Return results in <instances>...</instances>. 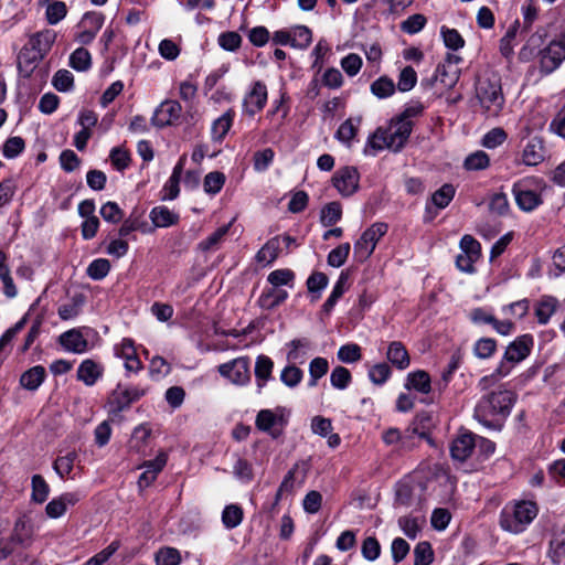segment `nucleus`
Segmentation results:
<instances>
[{
  "instance_id": "a18cd8bd",
  "label": "nucleus",
  "mask_w": 565,
  "mask_h": 565,
  "mask_svg": "<svg viewBox=\"0 0 565 565\" xmlns=\"http://www.w3.org/2000/svg\"><path fill=\"white\" fill-rule=\"evenodd\" d=\"M303 377V372L295 363L285 366L280 372V381L288 387H296Z\"/></svg>"
},
{
  "instance_id": "a211bd4d",
  "label": "nucleus",
  "mask_w": 565,
  "mask_h": 565,
  "mask_svg": "<svg viewBox=\"0 0 565 565\" xmlns=\"http://www.w3.org/2000/svg\"><path fill=\"white\" fill-rule=\"evenodd\" d=\"M42 58L43 56H41L40 53H36V51L25 44L18 55V70L20 75L25 78L30 77Z\"/></svg>"
},
{
  "instance_id": "aec40b11",
  "label": "nucleus",
  "mask_w": 565,
  "mask_h": 565,
  "mask_svg": "<svg viewBox=\"0 0 565 565\" xmlns=\"http://www.w3.org/2000/svg\"><path fill=\"white\" fill-rule=\"evenodd\" d=\"M307 476V465L305 462H296L286 473L281 483L280 491L292 492L296 486H301Z\"/></svg>"
},
{
  "instance_id": "dca6fc26",
  "label": "nucleus",
  "mask_w": 565,
  "mask_h": 565,
  "mask_svg": "<svg viewBox=\"0 0 565 565\" xmlns=\"http://www.w3.org/2000/svg\"><path fill=\"white\" fill-rule=\"evenodd\" d=\"M60 344L68 352L82 354L87 351L88 342L81 329H71L58 337Z\"/></svg>"
},
{
  "instance_id": "a878e982",
  "label": "nucleus",
  "mask_w": 565,
  "mask_h": 565,
  "mask_svg": "<svg viewBox=\"0 0 565 565\" xmlns=\"http://www.w3.org/2000/svg\"><path fill=\"white\" fill-rule=\"evenodd\" d=\"M558 300L553 296H543L536 303L535 317L540 324H546L558 308Z\"/></svg>"
},
{
  "instance_id": "49530a36",
  "label": "nucleus",
  "mask_w": 565,
  "mask_h": 565,
  "mask_svg": "<svg viewBox=\"0 0 565 565\" xmlns=\"http://www.w3.org/2000/svg\"><path fill=\"white\" fill-rule=\"evenodd\" d=\"M83 305L84 298L82 296L73 297L71 301L60 306L57 311L60 318L62 320L74 319L79 315Z\"/></svg>"
},
{
  "instance_id": "0e129e2a",
  "label": "nucleus",
  "mask_w": 565,
  "mask_h": 565,
  "mask_svg": "<svg viewBox=\"0 0 565 565\" xmlns=\"http://www.w3.org/2000/svg\"><path fill=\"white\" fill-rule=\"evenodd\" d=\"M426 22L425 15L416 13L401 23V30L407 34H416L424 29Z\"/></svg>"
},
{
  "instance_id": "5701e85b",
  "label": "nucleus",
  "mask_w": 565,
  "mask_h": 565,
  "mask_svg": "<svg viewBox=\"0 0 565 565\" xmlns=\"http://www.w3.org/2000/svg\"><path fill=\"white\" fill-rule=\"evenodd\" d=\"M349 277L350 276H349V271L348 270H343L339 275V278H338L337 282L334 284L333 289H332L330 296L328 297V299L324 301V303L322 306V310L326 313H330L332 311V309L337 305L338 300L347 291L348 285H349Z\"/></svg>"
},
{
  "instance_id": "c85d7f7f",
  "label": "nucleus",
  "mask_w": 565,
  "mask_h": 565,
  "mask_svg": "<svg viewBox=\"0 0 565 565\" xmlns=\"http://www.w3.org/2000/svg\"><path fill=\"white\" fill-rule=\"evenodd\" d=\"M234 115V110L228 109L213 121L211 127V135L214 141H221L224 139L233 125Z\"/></svg>"
},
{
  "instance_id": "8fccbe9b",
  "label": "nucleus",
  "mask_w": 565,
  "mask_h": 565,
  "mask_svg": "<svg viewBox=\"0 0 565 565\" xmlns=\"http://www.w3.org/2000/svg\"><path fill=\"white\" fill-rule=\"evenodd\" d=\"M371 92L379 98H386L394 94L395 84L391 78L382 76L372 83Z\"/></svg>"
},
{
  "instance_id": "cd10ccee",
  "label": "nucleus",
  "mask_w": 565,
  "mask_h": 565,
  "mask_svg": "<svg viewBox=\"0 0 565 565\" xmlns=\"http://www.w3.org/2000/svg\"><path fill=\"white\" fill-rule=\"evenodd\" d=\"M547 554L554 565L561 564L565 558V529L553 533Z\"/></svg>"
},
{
  "instance_id": "f8f14e48",
  "label": "nucleus",
  "mask_w": 565,
  "mask_h": 565,
  "mask_svg": "<svg viewBox=\"0 0 565 565\" xmlns=\"http://www.w3.org/2000/svg\"><path fill=\"white\" fill-rule=\"evenodd\" d=\"M145 394H146V391L138 386L126 387V388L118 387L111 394V398H110L111 413L119 414V413L128 409L132 403L139 401Z\"/></svg>"
},
{
  "instance_id": "4d7b16f0",
  "label": "nucleus",
  "mask_w": 565,
  "mask_h": 565,
  "mask_svg": "<svg viewBox=\"0 0 565 565\" xmlns=\"http://www.w3.org/2000/svg\"><path fill=\"white\" fill-rule=\"evenodd\" d=\"M351 245L350 243H343L339 245L338 247L333 248L328 254V265L332 267H341L348 259V256L350 254Z\"/></svg>"
},
{
  "instance_id": "412c9836",
  "label": "nucleus",
  "mask_w": 565,
  "mask_h": 565,
  "mask_svg": "<svg viewBox=\"0 0 565 565\" xmlns=\"http://www.w3.org/2000/svg\"><path fill=\"white\" fill-rule=\"evenodd\" d=\"M386 358L398 370L407 369L411 363L409 354L405 345L399 341H393L390 343Z\"/></svg>"
},
{
  "instance_id": "f257e3e1",
  "label": "nucleus",
  "mask_w": 565,
  "mask_h": 565,
  "mask_svg": "<svg viewBox=\"0 0 565 565\" xmlns=\"http://www.w3.org/2000/svg\"><path fill=\"white\" fill-rule=\"evenodd\" d=\"M483 391L475 407V418L484 427L493 430H500L504 420L510 415L516 401L515 394L502 386L494 391Z\"/></svg>"
},
{
  "instance_id": "72a5a7b5",
  "label": "nucleus",
  "mask_w": 565,
  "mask_h": 565,
  "mask_svg": "<svg viewBox=\"0 0 565 565\" xmlns=\"http://www.w3.org/2000/svg\"><path fill=\"white\" fill-rule=\"evenodd\" d=\"M274 362L267 355H258L255 363L257 385L262 388L271 376Z\"/></svg>"
},
{
  "instance_id": "69168bd1",
  "label": "nucleus",
  "mask_w": 565,
  "mask_h": 565,
  "mask_svg": "<svg viewBox=\"0 0 565 565\" xmlns=\"http://www.w3.org/2000/svg\"><path fill=\"white\" fill-rule=\"evenodd\" d=\"M508 138L504 129L497 127L488 131L482 138V146L488 149H494L501 146Z\"/></svg>"
},
{
  "instance_id": "de8ad7c7",
  "label": "nucleus",
  "mask_w": 565,
  "mask_h": 565,
  "mask_svg": "<svg viewBox=\"0 0 565 565\" xmlns=\"http://www.w3.org/2000/svg\"><path fill=\"white\" fill-rule=\"evenodd\" d=\"M233 475L244 483L250 482L254 477L252 463L246 459L236 456V460L233 466Z\"/></svg>"
},
{
  "instance_id": "774afa93",
  "label": "nucleus",
  "mask_w": 565,
  "mask_h": 565,
  "mask_svg": "<svg viewBox=\"0 0 565 565\" xmlns=\"http://www.w3.org/2000/svg\"><path fill=\"white\" fill-rule=\"evenodd\" d=\"M220 46L228 52H235L242 44V36L235 31H228L218 35Z\"/></svg>"
},
{
  "instance_id": "473e14b6",
  "label": "nucleus",
  "mask_w": 565,
  "mask_h": 565,
  "mask_svg": "<svg viewBox=\"0 0 565 565\" xmlns=\"http://www.w3.org/2000/svg\"><path fill=\"white\" fill-rule=\"evenodd\" d=\"M407 388H414L422 394H428L431 390L430 376L425 371L412 372L407 375Z\"/></svg>"
},
{
  "instance_id": "bf43d9fd",
  "label": "nucleus",
  "mask_w": 565,
  "mask_h": 565,
  "mask_svg": "<svg viewBox=\"0 0 565 565\" xmlns=\"http://www.w3.org/2000/svg\"><path fill=\"white\" fill-rule=\"evenodd\" d=\"M455 192L454 185L446 183L433 194L431 201L437 207L444 209L451 202Z\"/></svg>"
},
{
  "instance_id": "2eb2a0df",
  "label": "nucleus",
  "mask_w": 565,
  "mask_h": 565,
  "mask_svg": "<svg viewBox=\"0 0 565 565\" xmlns=\"http://www.w3.org/2000/svg\"><path fill=\"white\" fill-rule=\"evenodd\" d=\"M476 448V435L471 433H462L458 435L451 443L450 454L455 460H467Z\"/></svg>"
},
{
  "instance_id": "393cba45",
  "label": "nucleus",
  "mask_w": 565,
  "mask_h": 565,
  "mask_svg": "<svg viewBox=\"0 0 565 565\" xmlns=\"http://www.w3.org/2000/svg\"><path fill=\"white\" fill-rule=\"evenodd\" d=\"M55 36L56 35L54 31L44 30L33 34L29 39L26 45L44 57V55L50 51L52 44L54 43Z\"/></svg>"
},
{
  "instance_id": "b1692460",
  "label": "nucleus",
  "mask_w": 565,
  "mask_h": 565,
  "mask_svg": "<svg viewBox=\"0 0 565 565\" xmlns=\"http://www.w3.org/2000/svg\"><path fill=\"white\" fill-rule=\"evenodd\" d=\"M46 377V371L42 365H35L20 376V385L28 391H36Z\"/></svg>"
},
{
  "instance_id": "a19ab883",
  "label": "nucleus",
  "mask_w": 565,
  "mask_h": 565,
  "mask_svg": "<svg viewBox=\"0 0 565 565\" xmlns=\"http://www.w3.org/2000/svg\"><path fill=\"white\" fill-rule=\"evenodd\" d=\"M312 41L311 30L306 25H296L291 29V46L307 49Z\"/></svg>"
},
{
  "instance_id": "4468645a",
  "label": "nucleus",
  "mask_w": 565,
  "mask_h": 565,
  "mask_svg": "<svg viewBox=\"0 0 565 565\" xmlns=\"http://www.w3.org/2000/svg\"><path fill=\"white\" fill-rule=\"evenodd\" d=\"M565 60V50L556 41H552L540 52V67L544 74H551Z\"/></svg>"
},
{
  "instance_id": "7ed1b4c3",
  "label": "nucleus",
  "mask_w": 565,
  "mask_h": 565,
  "mask_svg": "<svg viewBox=\"0 0 565 565\" xmlns=\"http://www.w3.org/2000/svg\"><path fill=\"white\" fill-rule=\"evenodd\" d=\"M476 96L482 108V114L488 118H497L505 104L499 76L481 77L476 85Z\"/></svg>"
},
{
  "instance_id": "6ab92c4d",
  "label": "nucleus",
  "mask_w": 565,
  "mask_h": 565,
  "mask_svg": "<svg viewBox=\"0 0 565 565\" xmlns=\"http://www.w3.org/2000/svg\"><path fill=\"white\" fill-rule=\"evenodd\" d=\"M104 367L92 359L84 360L77 369V380L93 386L103 375Z\"/></svg>"
},
{
  "instance_id": "c9c22d12",
  "label": "nucleus",
  "mask_w": 565,
  "mask_h": 565,
  "mask_svg": "<svg viewBox=\"0 0 565 565\" xmlns=\"http://www.w3.org/2000/svg\"><path fill=\"white\" fill-rule=\"evenodd\" d=\"M243 509L237 504H228L222 512V522L227 530L237 527L243 521Z\"/></svg>"
},
{
  "instance_id": "37998d69",
  "label": "nucleus",
  "mask_w": 565,
  "mask_h": 565,
  "mask_svg": "<svg viewBox=\"0 0 565 565\" xmlns=\"http://www.w3.org/2000/svg\"><path fill=\"white\" fill-rule=\"evenodd\" d=\"M277 422V417L270 409H262L258 412L255 420L256 427L265 433L270 434L274 438L278 436V434L274 433L271 429Z\"/></svg>"
},
{
  "instance_id": "ddd939ff",
  "label": "nucleus",
  "mask_w": 565,
  "mask_h": 565,
  "mask_svg": "<svg viewBox=\"0 0 565 565\" xmlns=\"http://www.w3.org/2000/svg\"><path fill=\"white\" fill-rule=\"evenodd\" d=\"M182 107L177 100H164L154 110L151 124L163 128L173 125L181 116Z\"/></svg>"
},
{
  "instance_id": "39448f33",
  "label": "nucleus",
  "mask_w": 565,
  "mask_h": 565,
  "mask_svg": "<svg viewBox=\"0 0 565 565\" xmlns=\"http://www.w3.org/2000/svg\"><path fill=\"white\" fill-rule=\"evenodd\" d=\"M543 184L544 181L536 177H526L514 182L512 193L521 211L532 212L543 203L541 194L536 192Z\"/></svg>"
},
{
  "instance_id": "7c9ffc66",
  "label": "nucleus",
  "mask_w": 565,
  "mask_h": 565,
  "mask_svg": "<svg viewBox=\"0 0 565 565\" xmlns=\"http://www.w3.org/2000/svg\"><path fill=\"white\" fill-rule=\"evenodd\" d=\"M183 171V159L173 168L172 174L163 186V200H174L178 198L180 189L179 183Z\"/></svg>"
},
{
  "instance_id": "9b49d317",
  "label": "nucleus",
  "mask_w": 565,
  "mask_h": 565,
  "mask_svg": "<svg viewBox=\"0 0 565 565\" xmlns=\"http://www.w3.org/2000/svg\"><path fill=\"white\" fill-rule=\"evenodd\" d=\"M360 173L355 167H343L333 177V185L343 196H350L359 189Z\"/></svg>"
},
{
  "instance_id": "79ce46f5",
  "label": "nucleus",
  "mask_w": 565,
  "mask_h": 565,
  "mask_svg": "<svg viewBox=\"0 0 565 565\" xmlns=\"http://www.w3.org/2000/svg\"><path fill=\"white\" fill-rule=\"evenodd\" d=\"M70 65L78 72L87 71L92 65L90 53L84 47L76 49L70 56Z\"/></svg>"
},
{
  "instance_id": "6e6d98bb",
  "label": "nucleus",
  "mask_w": 565,
  "mask_h": 565,
  "mask_svg": "<svg viewBox=\"0 0 565 565\" xmlns=\"http://www.w3.org/2000/svg\"><path fill=\"white\" fill-rule=\"evenodd\" d=\"M434 559L430 543L419 542L414 548V565H429Z\"/></svg>"
},
{
  "instance_id": "f704fd0d",
  "label": "nucleus",
  "mask_w": 565,
  "mask_h": 565,
  "mask_svg": "<svg viewBox=\"0 0 565 565\" xmlns=\"http://www.w3.org/2000/svg\"><path fill=\"white\" fill-rule=\"evenodd\" d=\"M280 250V239L279 237H274L269 239L256 254V259L258 263H273L279 254Z\"/></svg>"
},
{
  "instance_id": "58836bf2",
  "label": "nucleus",
  "mask_w": 565,
  "mask_h": 565,
  "mask_svg": "<svg viewBox=\"0 0 565 565\" xmlns=\"http://www.w3.org/2000/svg\"><path fill=\"white\" fill-rule=\"evenodd\" d=\"M328 370L329 363L327 359L318 356L311 360L309 363L310 380L308 385L310 387H315L318 384V381L328 373Z\"/></svg>"
},
{
  "instance_id": "052dcab7",
  "label": "nucleus",
  "mask_w": 565,
  "mask_h": 565,
  "mask_svg": "<svg viewBox=\"0 0 565 565\" xmlns=\"http://www.w3.org/2000/svg\"><path fill=\"white\" fill-rule=\"evenodd\" d=\"M77 458V454L72 451L68 452L65 456L58 457L53 465V468L55 472L61 477L64 478L65 476H68L71 471L73 470L74 462Z\"/></svg>"
},
{
  "instance_id": "5fc2aeb1",
  "label": "nucleus",
  "mask_w": 565,
  "mask_h": 565,
  "mask_svg": "<svg viewBox=\"0 0 565 565\" xmlns=\"http://www.w3.org/2000/svg\"><path fill=\"white\" fill-rule=\"evenodd\" d=\"M440 34L448 49L457 51L465 46V40L456 29H449L443 25L440 28Z\"/></svg>"
},
{
  "instance_id": "864d4df0",
  "label": "nucleus",
  "mask_w": 565,
  "mask_h": 565,
  "mask_svg": "<svg viewBox=\"0 0 565 565\" xmlns=\"http://www.w3.org/2000/svg\"><path fill=\"white\" fill-rule=\"evenodd\" d=\"M489 163V156L484 151L479 150L466 158L463 167L470 171H478L488 168Z\"/></svg>"
},
{
  "instance_id": "338daca9",
  "label": "nucleus",
  "mask_w": 565,
  "mask_h": 565,
  "mask_svg": "<svg viewBox=\"0 0 565 565\" xmlns=\"http://www.w3.org/2000/svg\"><path fill=\"white\" fill-rule=\"evenodd\" d=\"M25 148V142L21 137H10L3 143L2 153L7 159H13L18 157Z\"/></svg>"
},
{
  "instance_id": "c03bdc74",
  "label": "nucleus",
  "mask_w": 565,
  "mask_h": 565,
  "mask_svg": "<svg viewBox=\"0 0 565 565\" xmlns=\"http://www.w3.org/2000/svg\"><path fill=\"white\" fill-rule=\"evenodd\" d=\"M49 494L50 487L45 479L41 475H34L32 477V500L36 503H43L46 501Z\"/></svg>"
},
{
  "instance_id": "f03ea898",
  "label": "nucleus",
  "mask_w": 565,
  "mask_h": 565,
  "mask_svg": "<svg viewBox=\"0 0 565 565\" xmlns=\"http://www.w3.org/2000/svg\"><path fill=\"white\" fill-rule=\"evenodd\" d=\"M533 347V337L523 334L511 342L503 354V358L493 373L482 376L478 382L480 391H488L497 386L498 382L508 376L513 366L526 359Z\"/></svg>"
},
{
  "instance_id": "ea45409f",
  "label": "nucleus",
  "mask_w": 565,
  "mask_h": 565,
  "mask_svg": "<svg viewBox=\"0 0 565 565\" xmlns=\"http://www.w3.org/2000/svg\"><path fill=\"white\" fill-rule=\"evenodd\" d=\"M435 74L436 78H438L441 84L451 88L457 84L460 77V70L458 67L449 68L447 64L440 63L438 64Z\"/></svg>"
},
{
  "instance_id": "20e7f679",
  "label": "nucleus",
  "mask_w": 565,
  "mask_h": 565,
  "mask_svg": "<svg viewBox=\"0 0 565 565\" xmlns=\"http://www.w3.org/2000/svg\"><path fill=\"white\" fill-rule=\"evenodd\" d=\"M537 515L536 504L531 501H522L511 507H505L500 514V526L502 530L519 534Z\"/></svg>"
},
{
  "instance_id": "e433bc0d",
  "label": "nucleus",
  "mask_w": 565,
  "mask_h": 565,
  "mask_svg": "<svg viewBox=\"0 0 565 565\" xmlns=\"http://www.w3.org/2000/svg\"><path fill=\"white\" fill-rule=\"evenodd\" d=\"M342 207L339 202H330L320 212V222L324 227L334 225L341 220Z\"/></svg>"
},
{
  "instance_id": "0eeeda50",
  "label": "nucleus",
  "mask_w": 565,
  "mask_h": 565,
  "mask_svg": "<svg viewBox=\"0 0 565 565\" xmlns=\"http://www.w3.org/2000/svg\"><path fill=\"white\" fill-rule=\"evenodd\" d=\"M218 373L235 385H246L250 381V360L241 356L218 366Z\"/></svg>"
},
{
  "instance_id": "2f4dec72",
  "label": "nucleus",
  "mask_w": 565,
  "mask_h": 565,
  "mask_svg": "<svg viewBox=\"0 0 565 565\" xmlns=\"http://www.w3.org/2000/svg\"><path fill=\"white\" fill-rule=\"evenodd\" d=\"M287 298L288 292L286 290L273 287L260 295L258 303L263 309L270 310L282 303Z\"/></svg>"
},
{
  "instance_id": "9d476101",
  "label": "nucleus",
  "mask_w": 565,
  "mask_h": 565,
  "mask_svg": "<svg viewBox=\"0 0 565 565\" xmlns=\"http://www.w3.org/2000/svg\"><path fill=\"white\" fill-rule=\"evenodd\" d=\"M267 97L268 92L265 83L260 81L254 82L243 99L244 113L253 117L255 114L263 110L267 103Z\"/></svg>"
},
{
  "instance_id": "4c0bfd02",
  "label": "nucleus",
  "mask_w": 565,
  "mask_h": 565,
  "mask_svg": "<svg viewBox=\"0 0 565 565\" xmlns=\"http://www.w3.org/2000/svg\"><path fill=\"white\" fill-rule=\"evenodd\" d=\"M361 122L360 118H349L343 121L335 132V138L342 143L350 145L351 140L355 137L358 127Z\"/></svg>"
},
{
  "instance_id": "1a4fd4ad",
  "label": "nucleus",
  "mask_w": 565,
  "mask_h": 565,
  "mask_svg": "<svg viewBox=\"0 0 565 565\" xmlns=\"http://www.w3.org/2000/svg\"><path fill=\"white\" fill-rule=\"evenodd\" d=\"M429 420L430 418L426 414L417 415L409 426L402 431L401 449L412 450L422 439L428 438L426 423Z\"/></svg>"
},
{
  "instance_id": "3c124183",
  "label": "nucleus",
  "mask_w": 565,
  "mask_h": 565,
  "mask_svg": "<svg viewBox=\"0 0 565 565\" xmlns=\"http://www.w3.org/2000/svg\"><path fill=\"white\" fill-rule=\"evenodd\" d=\"M352 381L350 371L344 366H335L330 375V383L337 390H345Z\"/></svg>"
},
{
  "instance_id": "423d86ee",
  "label": "nucleus",
  "mask_w": 565,
  "mask_h": 565,
  "mask_svg": "<svg viewBox=\"0 0 565 565\" xmlns=\"http://www.w3.org/2000/svg\"><path fill=\"white\" fill-rule=\"evenodd\" d=\"M387 228L386 223L377 222L365 230L354 244L355 256L360 260L367 259L374 252L377 242L386 234Z\"/></svg>"
},
{
  "instance_id": "c756f323",
  "label": "nucleus",
  "mask_w": 565,
  "mask_h": 565,
  "mask_svg": "<svg viewBox=\"0 0 565 565\" xmlns=\"http://www.w3.org/2000/svg\"><path fill=\"white\" fill-rule=\"evenodd\" d=\"M287 345L289 347L287 360L295 364H301L306 360V355L311 347V342L306 338H301L291 340Z\"/></svg>"
},
{
  "instance_id": "09e8293b",
  "label": "nucleus",
  "mask_w": 565,
  "mask_h": 565,
  "mask_svg": "<svg viewBox=\"0 0 565 565\" xmlns=\"http://www.w3.org/2000/svg\"><path fill=\"white\" fill-rule=\"evenodd\" d=\"M157 565H180L181 554L174 547H161L154 556Z\"/></svg>"
},
{
  "instance_id": "6e6552de",
  "label": "nucleus",
  "mask_w": 565,
  "mask_h": 565,
  "mask_svg": "<svg viewBox=\"0 0 565 565\" xmlns=\"http://www.w3.org/2000/svg\"><path fill=\"white\" fill-rule=\"evenodd\" d=\"M413 126V121H404L397 117L393 118L388 127L383 128L388 139V150L393 152L401 151L412 134Z\"/></svg>"
},
{
  "instance_id": "e2e57ef3",
  "label": "nucleus",
  "mask_w": 565,
  "mask_h": 565,
  "mask_svg": "<svg viewBox=\"0 0 565 565\" xmlns=\"http://www.w3.org/2000/svg\"><path fill=\"white\" fill-rule=\"evenodd\" d=\"M102 217L109 223H119L124 218V211L116 202H106L99 211Z\"/></svg>"
},
{
  "instance_id": "603ef678",
  "label": "nucleus",
  "mask_w": 565,
  "mask_h": 565,
  "mask_svg": "<svg viewBox=\"0 0 565 565\" xmlns=\"http://www.w3.org/2000/svg\"><path fill=\"white\" fill-rule=\"evenodd\" d=\"M110 270V263L106 258L94 259L87 267V275L94 280L105 278Z\"/></svg>"
},
{
  "instance_id": "13d9d810",
  "label": "nucleus",
  "mask_w": 565,
  "mask_h": 565,
  "mask_svg": "<svg viewBox=\"0 0 565 565\" xmlns=\"http://www.w3.org/2000/svg\"><path fill=\"white\" fill-rule=\"evenodd\" d=\"M225 183V175L222 172L213 171L205 175L203 188L209 194L218 193Z\"/></svg>"
},
{
  "instance_id": "f3484780",
  "label": "nucleus",
  "mask_w": 565,
  "mask_h": 565,
  "mask_svg": "<svg viewBox=\"0 0 565 565\" xmlns=\"http://www.w3.org/2000/svg\"><path fill=\"white\" fill-rule=\"evenodd\" d=\"M545 148L542 138H531L522 150V162L525 166L534 167L544 161Z\"/></svg>"
},
{
  "instance_id": "680f3d73",
  "label": "nucleus",
  "mask_w": 565,
  "mask_h": 565,
  "mask_svg": "<svg viewBox=\"0 0 565 565\" xmlns=\"http://www.w3.org/2000/svg\"><path fill=\"white\" fill-rule=\"evenodd\" d=\"M497 349V342L492 338H481L473 347V352L479 359H489L493 355Z\"/></svg>"
},
{
  "instance_id": "4be33fe9",
  "label": "nucleus",
  "mask_w": 565,
  "mask_h": 565,
  "mask_svg": "<svg viewBox=\"0 0 565 565\" xmlns=\"http://www.w3.org/2000/svg\"><path fill=\"white\" fill-rule=\"evenodd\" d=\"M154 227H169L179 222V214L169 210L164 205L154 206L149 214Z\"/></svg>"
},
{
  "instance_id": "bb28decb",
  "label": "nucleus",
  "mask_w": 565,
  "mask_h": 565,
  "mask_svg": "<svg viewBox=\"0 0 565 565\" xmlns=\"http://www.w3.org/2000/svg\"><path fill=\"white\" fill-rule=\"evenodd\" d=\"M232 224H233V221L218 227L211 235H209L205 239L201 241L198 244V248L203 253L217 250L220 248V245L224 241L225 236L230 232Z\"/></svg>"
}]
</instances>
